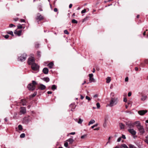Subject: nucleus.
<instances>
[{"mask_svg": "<svg viewBox=\"0 0 148 148\" xmlns=\"http://www.w3.org/2000/svg\"><path fill=\"white\" fill-rule=\"evenodd\" d=\"M9 26L10 27H15V25H13V24H11Z\"/></svg>", "mask_w": 148, "mask_h": 148, "instance_id": "nucleus-46", "label": "nucleus"}, {"mask_svg": "<svg viewBox=\"0 0 148 148\" xmlns=\"http://www.w3.org/2000/svg\"><path fill=\"white\" fill-rule=\"evenodd\" d=\"M86 99H87L88 101H90L91 100L90 98L87 96L86 97Z\"/></svg>", "mask_w": 148, "mask_h": 148, "instance_id": "nucleus-41", "label": "nucleus"}, {"mask_svg": "<svg viewBox=\"0 0 148 148\" xmlns=\"http://www.w3.org/2000/svg\"><path fill=\"white\" fill-rule=\"evenodd\" d=\"M88 17H86V18H84L83 20V22L86 20L87 19Z\"/></svg>", "mask_w": 148, "mask_h": 148, "instance_id": "nucleus-60", "label": "nucleus"}, {"mask_svg": "<svg viewBox=\"0 0 148 148\" xmlns=\"http://www.w3.org/2000/svg\"><path fill=\"white\" fill-rule=\"evenodd\" d=\"M132 94L130 92H129L128 94V97H130L131 95Z\"/></svg>", "mask_w": 148, "mask_h": 148, "instance_id": "nucleus-52", "label": "nucleus"}, {"mask_svg": "<svg viewBox=\"0 0 148 148\" xmlns=\"http://www.w3.org/2000/svg\"><path fill=\"white\" fill-rule=\"evenodd\" d=\"M44 18L39 13L38 14L37 17L36 18V20L37 21H40L43 19Z\"/></svg>", "mask_w": 148, "mask_h": 148, "instance_id": "nucleus-10", "label": "nucleus"}, {"mask_svg": "<svg viewBox=\"0 0 148 148\" xmlns=\"http://www.w3.org/2000/svg\"><path fill=\"white\" fill-rule=\"evenodd\" d=\"M135 70L136 71H137L138 70V68L137 67H136L135 68Z\"/></svg>", "mask_w": 148, "mask_h": 148, "instance_id": "nucleus-62", "label": "nucleus"}, {"mask_svg": "<svg viewBox=\"0 0 148 148\" xmlns=\"http://www.w3.org/2000/svg\"><path fill=\"white\" fill-rule=\"evenodd\" d=\"M20 112L21 113V114H24L26 112V109L25 107L21 108V110Z\"/></svg>", "mask_w": 148, "mask_h": 148, "instance_id": "nucleus-13", "label": "nucleus"}, {"mask_svg": "<svg viewBox=\"0 0 148 148\" xmlns=\"http://www.w3.org/2000/svg\"><path fill=\"white\" fill-rule=\"evenodd\" d=\"M117 101L118 99L117 98L111 97L110 103L108 105V106L110 107H112L116 105L117 103Z\"/></svg>", "mask_w": 148, "mask_h": 148, "instance_id": "nucleus-1", "label": "nucleus"}, {"mask_svg": "<svg viewBox=\"0 0 148 148\" xmlns=\"http://www.w3.org/2000/svg\"><path fill=\"white\" fill-rule=\"evenodd\" d=\"M22 32V30H20L19 31L15 30L14 32V33L15 34H16L19 36L21 35Z\"/></svg>", "mask_w": 148, "mask_h": 148, "instance_id": "nucleus-14", "label": "nucleus"}, {"mask_svg": "<svg viewBox=\"0 0 148 148\" xmlns=\"http://www.w3.org/2000/svg\"><path fill=\"white\" fill-rule=\"evenodd\" d=\"M9 35H5V36H4V37L7 39V38H8V37H9Z\"/></svg>", "mask_w": 148, "mask_h": 148, "instance_id": "nucleus-51", "label": "nucleus"}, {"mask_svg": "<svg viewBox=\"0 0 148 148\" xmlns=\"http://www.w3.org/2000/svg\"><path fill=\"white\" fill-rule=\"evenodd\" d=\"M93 75L92 73L90 74L89 75V81L90 83L92 82H95V80L93 77Z\"/></svg>", "mask_w": 148, "mask_h": 148, "instance_id": "nucleus-8", "label": "nucleus"}, {"mask_svg": "<svg viewBox=\"0 0 148 148\" xmlns=\"http://www.w3.org/2000/svg\"><path fill=\"white\" fill-rule=\"evenodd\" d=\"M39 44L37 42L35 44V47L36 48H38L39 47Z\"/></svg>", "mask_w": 148, "mask_h": 148, "instance_id": "nucleus-31", "label": "nucleus"}, {"mask_svg": "<svg viewBox=\"0 0 148 148\" xmlns=\"http://www.w3.org/2000/svg\"><path fill=\"white\" fill-rule=\"evenodd\" d=\"M37 55L40 57V56L41 52L40 51H37Z\"/></svg>", "mask_w": 148, "mask_h": 148, "instance_id": "nucleus-45", "label": "nucleus"}, {"mask_svg": "<svg viewBox=\"0 0 148 148\" xmlns=\"http://www.w3.org/2000/svg\"><path fill=\"white\" fill-rule=\"evenodd\" d=\"M107 122H104V124H103V126L104 127H106V123Z\"/></svg>", "mask_w": 148, "mask_h": 148, "instance_id": "nucleus-49", "label": "nucleus"}, {"mask_svg": "<svg viewBox=\"0 0 148 148\" xmlns=\"http://www.w3.org/2000/svg\"><path fill=\"white\" fill-rule=\"evenodd\" d=\"M35 58L33 57L29 58L28 61V63L29 65H32L33 64L35 63L34 62Z\"/></svg>", "mask_w": 148, "mask_h": 148, "instance_id": "nucleus-3", "label": "nucleus"}, {"mask_svg": "<svg viewBox=\"0 0 148 148\" xmlns=\"http://www.w3.org/2000/svg\"><path fill=\"white\" fill-rule=\"evenodd\" d=\"M137 128L138 129L140 134H142L145 133V130L142 125L139 126V127Z\"/></svg>", "mask_w": 148, "mask_h": 148, "instance_id": "nucleus-4", "label": "nucleus"}, {"mask_svg": "<svg viewBox=\"0 0 148 148\" xmlns=\"http://www.w3.org/2000/svg\"><path fill=\"white\" fill-rule=\"evenodd\" d=\"M32 85H34L35 86V85L36 84V83L35 81H33L32 82Z\"/></svg>", "mask_w": 148, "mask_h": 148, "instance_id": "nucleus-38", "label": "nucleus"}, {"mask_svg": "<svg viewBox=\"0 0 148 148\" xmlns=\"http://www.w3.org/2000/svg\"><path fill=\"white\" fill-rule=\"evenodd\" d=\"M75 134V132H71V133H69L70 134L73 135H74Z\"/></svg>", "mask_w": 148, "mask_h": 148, "instance_id": "nucleus-54", "label": "nucleus"}, {"mask_svg": "<svg viewBox=\"0 0 148 148\" xmlns=\"http://www.w3.org/2000/svg\"><path fill=\"white\" fill-rule=\"evenodd\" d=\"M86 12V10L85 9H84V10H83L82 12L81 13H85Z\"/></svg>", "mask_w": 148, "mask_h": 148, "instance_id": "nucleus-47", "label": "nucleus"}, {"mask_svg": "<svg viewBox=\"0 0 148 148\" xmlns=\"http://www.w3.org/2000/svg\"><path fill=\"white\" fill-rule=\"evenodd\" d=\"M108 119V116H106L104 118V122H107Z\"/></svg>", "mask_w": 148, "mask_h": 148, "instance_id": "nucleus-27", "label": "nucleus"}, {"mask_svg": "<svg viewBox=\"0 0 148 148\" xmlns=\"http://www.w3.org/2000/svg\"><path fill=\"white\" fill-rule=\"evenodd\" d=\"M86 136L87 135L86 134H84L83 136H81V138L82 139H83L85 138L86 137Z\"/></svg>", "mask_w": 148, "mask_h": 148, "instance_id": "nucleus-32", "label": "nucleus"}, {"mask_svg": "<svg viewBox=\"0 0 148 148\" xmlns=\"http://www.w3.org/2000/svg\"><path fill=\"white\" fill-rule=\"evenodd\" d=\"M42 80L46 82H48L49 81V79L48 77H44L42 79Z\"/></svg>", "mask_w": 148, "mask_h": 148, "instance_id": "nucleus-18", "label": "nucleus"}, {"mask_svg": "<svg viewBox=\"0 0 148 148\" xmlns=\"http://www.w3.org/2000/svg\"><path fill=\"white\" fill-rule=\"evenodd\" d=\"M70 106L71 108V111H73V110L75 108V103H72L70 105Z\"/></svg>", "mask_w": 148, "mask_h": 148, "instance_id": "nucleus-16", "label": "nucleus"}, {"mask_svg": "<svg viewBox=\"0 0 148 148\" xmlns=\"http://www.w3.org/2000/svg\"><path fill=\"white\" fill-rule=\"evenodd\" d=\"M126 125L129 128H132L134 126V123L131 121L126 123Z\"/></svg>", "mask_w": 148, "mask_h": 148, "instance_id": "nucleus-5", "label": "nucleus"}, {"mask_svg": "<svg viewBox=\"0 0 148 148\" xmlns=\"http://www.w3.org/2000/svg\"><path fill=\"white\" fill-rule=\"evenodd\" d=\"M97 125H98V124H95V125L92 126L91 128H93L95 127H96L97 126Z\"/></svg>", "mask_w": 148, "mask_h": 148, "instance_id": "nucleus-44", "label": "nucleus"}, {"mask_svg": "<svg viewBox=\"0 0 148 148\" xmlns=\"http://www.w3.org/2000/svg\"><path fill=\"white\" fill-rule=\"evenodd\" d=\"M45 86L42 84H40L39 87V88L41 90H43L45 89Z\"/></svg>", "mask_w": 148, "mask_h": 148, "instance_id": "nucleus-17", "label": "nucleus"}, {"mask_svg": "<svg viewBox=\"0 0 148 148\" xmlns=\"http://www.w3.org/2000/svg\"><path fill=\"white\" fill-rule=\"evenodd\" d=\"M66 141L68 142L69 143V144H72L74 140L73 139L70 138L68 140H67Z\"/></svg>", "mask_w": 148, "mask_h": 148, "instance_id": "nucleus-19", "label": "nucleus"}, {"mask_svg": "<svg viewBox=\"0 0 148 148\" xmlns=\"http://www.w3.org/2000/svg\"><path fill=\"white\" fill-rule=\"evenodd\" d=\"M39 66L36 63L33 64L31 66L32 69L34 71H39Z\"/></svg>", "mask_w": 148, "mask_h": 148, "instance_id": "nucleus-2", "label": "nucleus"}, {"mask_svg": "<svg viewBox=\"0 0 148 148\" xmlns=\"http://www.w3.org/2000/svg\"><path fill=\"white\" fill-rule=\"evenodd\" d=\"M25 20L24 19H21V22H25Z\"/></svg>", "mask_w": 148, "mask_h": 148, "instance_id": "nucleus-59", "label": "nucleus"}, {"mask_svg": "<svg viewBox=\"0 0 148 148\" xmlns=\"http://www.w3.org/2000/svg\"><path fill=\"white\" fill-rule=\"evenodd\" d=\"M147 112V110H141L138 112V113L140 115H143Z\"/></svg>", "mask_w": 148, "mask_h": 148, "instance_id": "nucleus-11", "label": "nucleus"}, {"mask_svg": "<svg viewBox=\"0 0 148 148\" xmlns=\"http://www.w3.org/2000/svg\"><path fill=\"white\" fill-rule=\"evenodd\" d=\"M106 79V82L107 83H109L111 80V77H108Z\"/></svg>", "mask_w": 148, "mask_h": 148, "instance_id": "nucleus-20", "label": "nucleus"}, {"mask_svg": "<svg viewBox=\"0 0 148 148\" xmlns=\"http://www.w3.org/2000/svg\"><path fill=\"white\" fill-rule=\"evenodd\" d=\"M147 98V96H143L141 98V100L142 101H145Z\"/></svg>", "mask_w": 148, "mask_h": 148, "instance_id": "nucleus-24", "label": "nucleus"}, {"mask_svg": "<svg viewBox=\"0 0 148 148\" xmlns=\"http://www.w3.org/2000/svg\"><path fill=\"white\" fill-rule=\"evenodd\" d=\"M121 146L124 148H128L127 146L125 144H122Z\"/></svg>", "mask_w": 148, "mask_h": 148, "instance_id": "nucleus-29", "label": "nucleus"}, {"mask_svg": "<svg viewBox=\"0 0 148 148\" xmlns=\"http://www.w3.org/2000/svg\"><path fill=\"white\" fill-rule=\"evenodd\" d=\"M95 121L94 120L92 119L89 122L88 125H90V124H93L95 123Z\"/></svg>", "mask_w": 148, "mask_h": 148, "instance_id": "nucleus-22", "label": "nucleus"}, {"mask_svg": "<svg viewBox=\"0 0 148 148\" xmlns=\"http://www.w3.org/2000/svg\"><path fill=\"white\" fill-rule=\"evenodd\" d=\"M119 126L121 129H123L124 128V125L122 123H120L119 124Z\"/></svg>", "mask_w": 148, "mask_h": 148, "instance_id": "nucleus-25", "label": "nucleus"}, {"mask_svg": "<svg viewBox=\"0 0 148 148\" xmlns=\"http://www.w3.org/2000/svg\"><path fill=\"white\" fill-rule=\"evenodd\" d=\"M27 88L29 90H33L36 88V86L34 85H32V84H28Z\"/></svg>", "mask_w": 148, "mask_h": 148, "instance_id": "nucleus-9", "label": "nucleus"}, {"mask_svg": "<svg viewBox=\"0 0 148 148\" xmlns=\"http://www.w3.org/2000/svg\"><path fill=\"white\" fill-rule=\"evenodd\" d=\"M114 95V93L112 92L110 94V95L111 96L113 97Z\"/></svg>", "mask_w": 148, "mask_h": 148, "instance_id": "nucleus-50", "label": "nucleus"}, {"mask_svg": "<svg viewBox=\"0 0 148 148\" xmlns=\"http://www.w3.org/2000/svg\"><path fill=\"white\" fill-rule=\"evenodd\" d=\"M21 103L23 106H25L26 104V101L25 100H22L21 101Z\"/></svg>", "mask_w": 148, "mask_h": 148, "instance_id": "nucleus-23", "label": "nucleus"}, {"mask_svg": "<svg viewBox=\"0 0 148 148\" xmlns=\"http://www.w3.org/2000/svg\"><path fill=\"white\" fill-rule=\"evenodd\" d=\"M43 72L45 74H47L48 73L49 70L47 68H44L42 70Z\"/></svg>", "mask_w": 148, "mask_h": 148, "instance_id": "nucleus-15", "label": "nucleus"}, {"mask_svg": "<svg viewBox=\"0 0 148 148\" xmlns=\"http://www.w3.org/2000/svg\"><path fill=\"white\" fill-rule=\"evenodd\" d=\"M128 131L133 136L135 135L136 133V131L133 128H128Z\"/></svg>", "mask_w": 148, "mask_h": 148, "instance_id": "nucleus-6", "label": "nucleus"}, {"mask_svg": "<svg viewBox=\"0 0 148 148\" xmlns=\"http://www.w3.org/2000/svg\"><path fill=\"white\" fill-rule=\"evenodd\" d=\"M25 136V134L24 133H22L20 135V137L21 138H23Z\"/></svg>", "mask_w": 148, "mask_h": 148, "instance_id": "nucleus-36", "label": "nucleus"}, {"mask_svg": "<svg viewBox=\"0 0 148 148\" xmlns=\"http://www.w3.org/2000/svg\"><path fill=\"white\" fill-rule=\"evenodd\" d=\"M123 101H124L125 102H127V100L126 98H124L123 99Z\"/></svg>", "mask_w": 148, "mask_h": 148, "instance_id": "nucleus-55", "label": "nucleus"}, {"mask_svg": "<svg viewBox=\"0 0 148 148\" xmlns=\"http://www.w3.org/2000/svg\"><path fill=\"white\" fill-rule=\"evenodd\" d=\"M64 146L66 147H68V143L67 142H66L64 143Z\"/></svg>", "mask_w": 148, "mask_h": 148, "instance_id": "nucleus-40", "label": "nucleus"}, {"mask_svg": "<svg viewBox=\"0 0 148 148\" xmlns=\"http://www.w3.org/2000/svg\"><path fill=\"white\" fill-rule=\"evenodd\" d=\"M133 123H134V125H136V126L137 128L141 125V123L139 121H136V122Z\"/></svg>", "mask_w": 148, "mask_h": 148, "instance_id": "nucleus-12", "label": "nucleus"}, {"mask_svg": "<svg viewBox=\"0 0 148 148\" xmlns=\"http://www.w3.org/2000/svg\"><path fill=\"white\" fill-rule=\"evenodd\" d=\"M128 80V77H126L125 79V82H127Z\"/></svg>", "mask_w": 148, "mask_h": 148, "instance_id": "nucleus-53", "label": "nucleus"}, {"mask_svg": "<svg viewBox=\"0 0 148 148\" xmlns=\"http://www.w3.org/2000/svg\"><path fill=\"white\" fill-rule=\"evenodd\" d=\"M121 137L119 138H118V139H117V142H119L121 140Z\"/></svg>", "mask_w": 148, "mask_h": 148, "instance_id": "nucleus-48", "label": "nucleus"}, {"mask_svg": "<svg viewBox=\"0 0 148 148\" xmlns=\"http://www.w3.org/2000/svg\"><path fill=\"white\" fill-rule=\"evenodd\" d=\"M17 27L18 29H21L23 27L22 25L20 24L18 25Z\"/></svg>", "mask_w": 148, "mask_h": 148, "instance_id": "nucleus-39", "label": "nucleus"}, {"mask_svg": "<svg viewBox=\"0 0 148 148\" xmlns=\"http://www.w3.org/2000/svg\"><path fill=\"white\" fill-rule=\"evenodd\" d=\"M47 93L49 94H51L52 93V92L51 91H48L47 92Z\"/></svg>", "mask_w": 148, "mask_h": 148, "instance_id": "nucleus-61", "label": "nucleus"}, {"mask_svg": "<svg viewBox=\"0 0 148 148\" xmlns=\"http://www.w3.org/2000/svg\"><path fill=\"white\" fill-rule=\"evenodd\" d=\"M80 97H81V99H84V97L83 96H82V95H81Z\"/></svg>", "mask_w": 148, "mask_h": 148, "instance_id": "nucleus-63", "label": "nucleus"}, {"mask_svg": "<svg viewBox=\"0 0 148 148\" xmlns=\"http://www.w3.org/2000/svg\"><path fill=\"white\" fill-rule=\"evenodd\" d=\"M114 148H121V147L119 146H117Z\"/></svg>", "mask_w": 148, "mask_h": 148, "instance_id": "nucleus-64", "label": "nucleus"}, {"mask_svg": "<svg viewBox=\"0 0 148 148\" xmlns=\"http://www.w3.org/2000/svg\"><path fill=\"white\" fill-rule=\"evenodd\" d=\"M54 11L55 12H57L58 11V9L57 8H55L54 9Z\"/></svg>", "mask_w": 148, "mask_h": 148, "instance_id": "nucleus-57", "label": "nucleus"}, {"mask_svg": "<svg viewBox=\"0 0 148 148\" xmlns=\"http://www.w3.org/2000/svg\"><path fill=\"white\" fill-rule=\"evenodd\" d=\"M56 89V86L55 85H52V87H51V89L53 90H54Z\"/></svg>", "mask_w": 148, "mask_h": 148, "instance_id": "nucleus-28", "label": "nucleus"}, {"mask_svg": "<svg viewBox=\"0 0 148 148\" xmlns=\"http://www.w3.org/2000/svg\"><path fill=\"white\" fill-rule=\"evenodd\" d=\"M64 32L65 34H69V33L68 32V31L66 30H65L64 31Z\"/></svg>", "mask_w": 148, "mask_h": 148, "instance_id": "nucleus-42", "label": "nucleus"}, {"mask_svg": "<svg viewBox=\"0 0 148 148\" xmlns=\"http://www.w3.org/2000/svg\"><path fill=\"white\" fill-rule=\"evenodd\" d=\"M122 138L124 139L126 138L125 136L124 135H122Z\"/></svg>", "mask_w": 148, "mask_h": 148, "instance_id": "nucleus-56", "label": "nucleus"}, {"mask_svg": "<svg viewBox=\"0 0 148 148\" xmlns=\"http://www.w3.org/2000/svg\"><path fill=\"white\" fill-rule=\"evenodd\" d=\"M145 141L148 144V135L146 137Z\"/></svg>", "mask_w": 148, "mask_h": 148, "instance_id": "nucleus-30", "label": "nucleus"}, {"mask_svg": "<svg viewBox=\"0 0 148 148\" xmlns=\"http://www.w3.org/2000/svg\"><path fill=\"white\" fill-rule=\"evenodd\" d=\"M53 65V62H50L48 65V66L50 68H52Z\"/></svg>", "mask_w": 148, "mask_h": 148, "instance_id": "nucleus-21", "label": "nucleus"}, {"mask_svg": "<svg viewBox=\"0 0 148 148\" xmlns=\"http://www.w3.org/2000/svg\"><path fill=\"white\" fill-rule=\"evenodd\" d=\"M83 121V119H81L80 118H79V121L77 122V123L79 124H81L82 123V122Z\"/></svg>", "mask_w": 148, "mask_h": 148, "instance_id": "nucleus-26", "label": "nucleus"}, {"mask_svg": "<svg viewBox=\"0 0 148 148\" xmlns=\"http://www.w3.org/2000/svg\"><path fill=\"white\" fill-rule=\"evenodd\" d=\"M72 4H70L69 6V7L70 8H72Z\"/></svg>", "mask_w": 148, "mask_h": 148, "instance_id": "nucleus-58", "label": "nucleus"}, {"mask_svg": "<svg viewBox=\"0 0 148 148\" xmlns=\"http://www.w3.org/2000/svg\"><path fill=\"white\" fill-rule=\"evenodd\" d=\"M18 127L19 130H21L23 129L22 126L21 125H19Z\"/></svg>", "mask_w": 148, "mask_h": 148, "instance_id": "nucleus-35", "label": "nucleus"}, {"mask_svg": "<svg viewBox=\"0 0 148 148\" xmlns=\"http://www.w3.org/2000/svg\"><path fill=\"white\" fill-rule=\"evenodd\" d=\"M72 22L73 23H77V21L76 20L73 19L72 20Z\"/></svg>", "mask_w": 148, "mask_h": 148, "instance_id": "nucleus-37", "label": "nucleus"}, {"mask_svg": "<svg viewBox=\"0 0 148 148\" xmlns=\"http://www.w3.org/2000/svg\"><path fill=\"white\" fill-rule=\"evenodd\" d=\"M26 57L27 55L25 54H24L18 58V60L22 62L26 60Z\"/></svg>", "mask_w": 148, "mask_h": 148, "instance_id": "nucleus-7", "label": "nucleus"}, {"mask_svg": "<svg viewBox=\"0 0 148 148\" xmlns=\"http://www.w3.org/2000/svg\"><path fill=\"white\" fill-rule=\"evenodd\" d=\"M7 33L11 35L12 36H14V35H13V32L12 31H9L8 32H7Z\"/></svg>", "mask_w": 148, "mask_h": 148, "instance_id": "nucleus-34", "label": "nucleus"}, {"mask_svg": "<svg viewBox=\"0 0 148 148\" xmlns=\"http://www.w3.org/2000/svg\"><path fill=\"white\" fill-rule=\"evenodd\" d=\"M96 106L97 107V108L98 109H99L100 108V103H97L96 104Z\"/></svg>", "mask_w": 148, "mask_h": 148, "instance_id": "nucleus-33", "label": "nucleus"}, {"mask_svg": "<svg viewBox=\"0 0 148 148\" xmlns=\"http://www.w3.org/2000/svg\"><path fill=\"white\" fill-rule=\"evenodd\" d=\"M37 94V92H35L33 95H32V97H34Z\"/></svg>", "mask_w": 148, "mask_h": 148, "instance_id": "nucleus-43", "label": "nucleus"}]
</instances>
